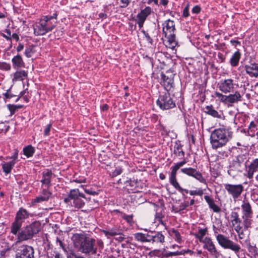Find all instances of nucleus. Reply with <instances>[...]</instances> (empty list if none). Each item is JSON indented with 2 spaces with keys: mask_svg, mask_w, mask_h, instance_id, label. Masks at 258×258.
I'll return each instance as SVG.
<instances>
[{
  "mask_svg": "<svg viewBox=\"0 0 258 258\" xmlns=\"http://www.w3.org/2000/svg\"><path fill=\"white\" fill-rule=\"evenodd\" d=\"M74 246L79 251L87 255H95L97 252L96 240L83 233H75L72 236Z\"/></svg>",
  "mask_w": 258,
  "mask_h": 258,
  "instance_id": "f257e3e1",
  "label": "nucleus"
},
{
  "mask_svg": "<svg viewBox=\"0 0 258 258\" xmlns=\"http://www.w3.org/2000/svg\"><path fill=\"white\" fill-rule=\"evenodd\" d=\"M162 32L167 38L166 47L174 49L178 44L175 39V27L174 22L170 19L165 21L162 24Z\"/></svg>",
  "mask_w": 258,
  "mask_h": 258,
  "instance_id": "f03ea898",
  "label": "nucleus"
},
{
  "mask_svg": "<svg viewBox=\"0 0 258 258\" xmlns=\"http://www.w3.org/2000/svg\"><path fill=\"white\" fill-rule=\"evenodd\" d=\"M85 195L81 192L79 189L75 188L70 190L68 196L64 198L66 204L70 205L76 209H80L85 206Z\"/></svg>",
  "mask_w": 258,
  "mask_h": 258,
  "instance_id": "7ed1b4c3",
  "label": "nucleus"
},
{
  "mask_svg": "<svg viewBox=\"0 0 258 258\" xmlns=\"http://www.w3.org/2000/svg\"><path fill=\"white\" fill-rule=\"evenodd\" d=\"M41 227V223L39 221H35L24 227L20 232L19 241H22L32 239L40 232Z\"/></svg>",
  "mask_w": 258,
  "mask_h": 258,
  "instance_id": "20e7f679",
  "label": "nucleus"
},
{
  "mask_svg": "<svg viewBox=\"0 0 258 258\" xmlns=\"http://www.w3.org/2000/svg\"><path fill=\"white\" fill-rule=\"evenodd\" d=\"M213 228L219 244L224 248L231 249L238 256V253L241 249L240 246L223 235L218 234L220 229L216 228L214 225L213 226Z\"/></svg>",
  "mask_w": 258,
  "mask_h": 258,
  "instance_id": "39448f33",
  "label": "nucleus"
},
{
  "mask_svg": "<svg viewBox=\"0 0 258 258\" xmlns=\"http://www.w3.org/2000/svg\"><path fill=\"white\" fill-rule=\"evenodd\" d=\"M56 21H49L43 16L33 26L34 34L35 36H42L51 31L56 26Z\"/></svg>",
  "mask_w": 258,
  "mask_h": 258,
  "instance_id": "423d86ee",
  "label": "nucleus"
},
{
  "mask_svg": "<svg viewBox=\"0 0 258 258\" xmlns=\"http://www.w3.org/2000/svg\"><path fill=\"white\" fill-rule=\"evenodd\" d=\"M226 132L223 129L215 130L211 134V144L213 148L217 149L225 145L228 142Z\"/></svg>",
  "mask_w": 258,
  "mask_h": 258,
  "instance_id": "0eeeda50",
  "label": "nucleus"
},
{
  "mask_svg": "<svg viewBox=\"0 0 258 258\" xmlns=\"http://www.w3.org/2000/svg\"><path fill=\"white\" fill-rule=\"evenodd\" d=\"M241 209L242 224L244 225L245 228L251 227L253 222V211L249 202L247 200H243L241 205Z\"/></svg>",
  "mask_w": 258,
  "mask_h": 258,
  "instance_id": "6e6552de",
  "label": "nucleus"
},
{
  "mask_svg": "<svg viewBox=\"0 0 258 258\" xmlns=\"http://www.w3.org/2000/svg\"><path fill=\"white\" fill-rule=\"evenodd\" d=\"M157 105L162 110H168L176 106L175 101L169 91L161 93L156 101Z\"/></svg>",
  "mask_w": 258,
  "mask_h": 258,
  "instance_id": "1a4fd4ad",
  "label": "nucleus"
},
{
  "mask_svg": "<svg viewBox=\"0 0 258 258\" xmlns=\"http://www.w3.org/2000/svg\"><path fill=\"white\" fill-rule=\"evenodd\" d=\"M174 75L170 71H167L166 74L161 72L160 76L162 81L160 84L166 91H170L173 87Z\"/></svg>",
  "mask_w": 258,
  "mask_h": 258,
  "instance_id": "9d476101",
  "label": "nucleus"
},
{
  "mask_svg": "<svg viewBox=\"0 0 258 258\" xmlns=\"http://www.w3.org/2000/svg\"><path fill=\"white\" fill-rule=\"evenodd\" d=\"M34 249L28 245L19 246L16 251L15 258H34Z\"/></svg>",
  "mask_w": 258,
  "mask_h": 258,
  "instance_id": "9b49d317",
  "label": "nucleus"
},
{
  "mask_svg": "<svg viewBox=\"0 0 258 258\" xmlns=\"http://www.w3.org/2000/svg\"><path fill=\"white\" fill-rule=\"evenodd\" d=\"M52 193L49 190V188L46 187L40 190L38 196L32 199L30 207L36 206L38 203L43 202H47L51 198Z\"/></svg>",
  "mask_w": 258,
  "mask_h": 258,
  "instance_id": "f8f14e48",
  "label": "nucleus"
},
{
  "mask_svg": "<svg viewBox=\"0 0 258 258\" xmlns=\"http://www.w3.org/2000/svg\"><path fill=\"white\" fill-rule=\"evenodd\" d=\"M215 94L222 102L225 103H234L241 100V96L239 92L237 91H236L234 94H230L227 96L223 95L218 92H216Z\"/></svg>",
  "mask_w": 258,
  "mask_h": 258,
  "instance_id": "ddd939ff",
  "label": "nucleus"
},
{
  "mask_svg": "<svg viewBox=\"0 0 258 258\" xmlns=\"http://www.w3.org/2000/svg\"><path fill=\"white\" fill-rule=\"evenodd\" d=\"M224 187L228 194L231 195L234 200L237 199L243 190V186L241 184H224Z\"/></svg>",
  "mask_w": 258,
  "mask_h": 258,
  "instance_id": "4468645a",
  "label": "nucleus"
},
{
  "mask_svg": "<svg viewBox=\"0 0 258 258\" xmlns=\"http://www.w3.org/2000/svg\"><path fill=\"white\" fill-rule=\"evenodd\" d=\"M151 8L149 6H147L144 9H142L137 14L136 21L140 28H142L143 27L145 22L148 17L151 15Z\"/></svg>",
  "mask_w": 258,
  "mask_h": 258,
  "instance_id": "2eb2a0df",
  "label": "nucleus"
},
{
  "mask_svg": "<svg viewBox=\"0 0 258 258\" xmlns=\"http://www.w3.org/2000/svg\"><path fill=\"white\" fill-rule=\"evenodd\" d=\"M35 214L29 212L26 209L20 207L16 213L15 219L23 223L25 221L29 218L33 217Z\"/></svg>",
  "mask_w": 258,
  "mask_h": 258,
  "instance_id": "dca6fc26",
  "label": "nucleus"
},
{
  "mask_svg": "<svg viewBox=\"0 0 258 258\" xmlns=\"http://www.w3.org/2000/svg\"><path fill=\"white\" fill-rule=\"evenodd\" d=\"M207 232V228H199L198 232L195 234V236L199 239L200 242L204 243L203 247L210 251V238L204 237Z\"/></svg>",
  "mask_w": 258,
  "mask_h": 258,
  "instance_id": "f3484780",
  "label": "nucleus"
},
{
  "mask_svg": "<svg viewBox=\"0 0 258 258\" xmlns=\"http://www.w3.org/2000/svg\"><path fill=\"white\" fill-rule=\"evenodd\" d=\"M181 171L188 176L194 177L202 183H206L205 178L199 171L195 168L191 167L184 168L181 169Z\"/></svg>",
  "mask_w": 258,
  "mask_h": 258,
  "instance_id": "a211bd4d",
  "label": "nucleus"
},
{
  "mask_svg": "<svg viewBox=\"0 0 258 258\" xmlns=\"http://www.w3.org/2000/svg\"><path fill=\"white\" fill-rule=\"evenodd\" d=\"M149 242L163 244L165 242V236L161 231H149Z\"/></svg>",
  "mask_w": 258,
  "mask_h": 258,
  "instance_id": "6ab92c4d",
  "label": "nucleus"
},
{
  "mask_svg": "<svg viewBox=\"0 0 258 258\" xmlns=\"http://www.w3.org/2000/svg\"><path fill=\"white\" fill-rule=\"evenodd\" d=\"M219 90L224 93H229L234 89L233 80L228 79L221 80L218 84Z\"/></svg>",
  "mask_w": 258,
  "mask_h": 258,
  "instance_id": "aec40b11",
  "label": "nucleus"
},
{
  "mask_svg": "<svg viewBox=\"0 0 258 258\" xmlns=\"http://www.w3.org/2000/svg\"><path fill=\"white\" fill-rule=\"evenodd\" d=\"M42 178L40 180L42 185H45L48 188L51 186V179L54 176L50 169H46L42 173Z\"/></svg>",
  "mask_w": 258,
  "mask_h": 258,
  "instance_id": "412c9836",
  "label": "nucleus"
},
{
  "mask_svg": "<svg viewBox=\"0 0 258 258\" xmlns=\"http://www.w3.org/2000/svg\"><path fill=\"white\" fill-rule=\"evenodd\" d=\"M244 70L250 77H258V64L251 63L246 64L244 66Z\"/></svg>",
  "mask_w": 258,
  "mask_h": 258,
  "instance_id": "4be33fe9",
  "label": "nucleus"
},
{
  "mask_svg": "<svg viewBox=\"0 0 258 258\" xmlns=\"http://www.w3.org/2000/svg\"><path fill=\"white\" fill-rule=\"evenodd\" d=\"M12 63L13 68L17 70L25 67V63L22 56L19 53L12 58Z\"/></svg>",
  "mask_w": 258,
  "mask_h": 258,
  "instance_id": "5701e85b",
  "label": "nucleus"
},
{
  "mask_svg": "<svg viewBox=\"0 0 258 258\" xmlns=\"http://www.w3.org/2000/svg\"><path fill=\"white\" fill-rule=\"evenodd\" d=\"M229 219L233 228L242 225V219L241 220L237 212L232 211L229 215Z\"/></svg>",
  "mask_w": 258,
  "mask_h": 258,
  "instance_id": "b1692460",
  "label": "nucleus"
},
{
  "mask_svg": "<svg viewBox=\"0 0 258 258\" xmlns=\"http://www.w3.org/2000/svg\"><path fill=\"white\" fill-rule=\"evenodd\" d=\"M171 171L169 175V182L174 188H179L181 189V186L179 185L176 178L177 171L178 170L174 165L171 168Z\"/></svg>",
  "mask_w": 258,
  "mask_h": 258,
  "instance_id": "393cba45",
  "label": "nucleus"
},
{
  "mask_svg": "<svg viewBox=\"0 0 258 258\" xmlns=\"http://www.w3.org/2000/svg\"><path fill=\"white\" fill-rule=\"evenodd\" d=\"M140 181L137 179L133 178H128L124 182V184L127 187H130V190L132 191V192H136L138 191V187L139 186Z\"/></svg>",
  "mask_w": 258,
  "mask_h": 258,
  "instance_id": "a878e982",
  "label": "nucleus"
},
{
  "mask_svg": "<svg viewBox=\"0 0 258 258\" xmlns=\"http://www.w3.org/2000/svg\"><path fill=\"white\" fill-rule=\"evenodd\" d=\"M101 232L107 238H110L120 234V229L117 227L114 226L108 229H102Z\"/></svg>",
  "mask_w": 258,
  "mask_h": 258,
  "instance_id": "bb28decb",
  "label": "nucleus"
},
{
  "mask_svg": "<svg viewBox=\"0 0 258 258\" xmlns=\"http://www.w3.org/2000/svg\"><path fill=\"white\" fill-rule=\"evenodd\" d=\"M23 223L18 221V220L14 219V222L12 223L11 227V232L17 236V238L19 240V236L20 232L21 230V227Z\"/></svg>",
  "mask_w": 258,
  "mask_h": 258,
  "instance_id": "cd10ccee",
  "label": "nucleus"
},
{
  "mask_svg": "<svg viewBox=\"0 0 258 258\" xmlns=\"http://www.w3.org/2000/svg\"><path fill=\"white\" fill-rule=\"evenodd\" d=\"M257 127L258 121H251L248 125L247 131L248 135L251 137H254L255 135L258 136V131H257L258 130Z\"/></svg>",
  "mask_w": 258,
  "mask_h": 258,
  "instance_id": "c85d7f7f",
  "label": "nucleus"
},
{
  "mask_svg": "<svg viewBox=\"0 0 258 258\" xmlns=\"http://www.w3.org/2000/svg\"><path fill=\"white\" fill-rule=\"evenodd\" d=\"M182 146L183 145L181 144L180 141L178 140L175 141L173 152L177 156L180 157L181 159H184L185 153L182 149Z\"/></svg>",
  "mask_w": 258,
  "mask_h": 258,
  "instance_id": "c756f323",
  "label": "nucleus"
},
{
  "mask_svg": "<svg viewBox=\"0 0 258 258\" xmlns=\"http://www.w3.org/2000/svg\"><path fill=\"white\" fill-rule=\"evenodd\" d=\"M258 168V159L253 160L249 166L247 171V177L249 179L252 178L253 173L256 171Z\"/></svg>",
  "mask_w": 258,
  "mask_h": 258,
  "instance_id": "7c9ffc66",
  "label": "nucleus"
},
{
  "mask_svg": "<svg viewBox=\"0 0 258 258\" xmlns=\"http://www.w3.org/2000/svg\"><path fill=\"white\" fill-rule=\"evenodd\" d=\"M211 116H212L214 118L213 119L211 118V122H214L215 121L214 118H216V122L215 123V125H216L217 123L220 124L219 121L223 120L224 119V116L222 111H220L219 112H218L217 111L211 108Z\"/></svg>",
  "mask_w": 258,
  "mask_h": 258,
  "instance_id": "2f4dec72",
  "label": "nucleus"
},
{
  "mask_svg": "<svg viewBox=\"0 0 258 258\" xmlns=\"http://www.w3.org/2000/svg\"><path fill=\"white\" fill-rule=\"evenodd\" d=\"M16 163V161H10L8 162H3L1 164L3 171L6 175L10 173L12 169Z\"/></svg>",
  "mask_w": 258,
  "mask_h": 258,
  "instance_id": "473e14b6",
  "label": "nucleus"
},
{
  "mask_svg": "<svg viewBox=\"0 0 258 258\" xmlns=\"http://www.w3.org/2000/svg\"><path fill=\"white\" fill-rule=\"evenodd\" d=\"M28 76V71L25 70H17L14 74V77L13 78V81H16L18 80L23 81L25 78Z\"/></svg>",
  "mask_w": 258,
  "mask_h": 258,
  "instance_id": "72a5a7b5",
  "label": "nucleus"
},
{
  "mask_svg": "<svg viewBox=\"0 0 258 258\" xmlns=\"http://www.w3.org/2000/svg\"><path fill=\"white\" fill-rule=\"evenodd\" d=\"M251 227H246L245 228L244 225L237 227L235 228H234V230L237 233L238 238L240 240L244 239L246 237V234L244 232L248 230L249 228Z\"/></svg>",
  "mask_w": 258,
  "mask_h": 258,
  "instance_id": "f704fd0d",
  "label": "nucleus"
},
{
  "mask_svg": "<svg viewBox=\"0 0 258 258\" xmlns=\"http://www.w3.org/2000/svg\"><path fill=\"white\" fill-rule=\"evenodd\" d=\"M83 187L85 193L92 196H96L99 195L100 190L98 189L96 187H91L90 186L83 185L81 186Z\"/></svg>",
  "mask_w": 258,
  "mask_h": 258,
  "instance_id": "c9c22d12",
  "label": "nucleus"
},
{
  "mask_svg": "<svg viewBox=\"0 0 258 258\" xmlns=\"http://www.w3.org/2000/svg\"><path fill=\"white\" fill-rule=\"evenodd\" d=\"M135 238L138 240L142 242H149V231L147 233L138 232L135 234Z\"/></svg>",
  "mask_w": 258,
  "mask_h": 258,
  "instance_id": "e433bc0d",
  "label": "nucleus"
},
{
  "mask_svg": "<svg viewBox=\"0 0 258 258\" xmlns=\"http://www.w3.org/2000/svg\"><path fill=\"white\" fill-rule=\"evenodd\" d=\"M201 50L203 52L202 57L204 58L205 60L204 63L207 64H210V59L208 57L210 56V47L209 45H204L203 48H201Z\"/></svg>",
  "mask_w": 258,
  "mask_h": 258,
  "instance_id": "4c0bfd02",
  "label": "nucleus"
},
{
  "mask_svg": "<svg viewBox=\"0 0 258 258\" xmlns=\"http://www.w3.org/2000/svg\"><path fill=\"white\" fill-rule=\"evenodd\" d=\"M23 154L27 158L31 157L33 156L35 152V149L31 145H27L23 149Z\"/></svg>",
  "mask_w": 258,
  "mask_h": 258,
  "instance_id": "58836bf2",
  "label": "nucleus"
},
{
  "mask_svg": "<svg viewBox=\"0 0 258 258\" xmlns=\"http://www.w3.org/2000/svg\"><path fill=\"white\" fill-rule=\"evenodd\" d=\"M245 243L247 246L248 251L251 252L254 256H258V248L256 247V246H253L251 245L250 240L249 239H245Z\"/></svg>",
  "mask_w": 258,
  "mask_h": 258,
  "instance_id": "ea45409f",
  "label": "nucleus"
},
{
  "mask_svg": "<svg viewBox=\"0 0 258 258\" xmlns=\"http://www.w3.org/2000/svg\"><path fill=\"white\" fill-rule=\"evenodd\" d=\"M240 56L241 54L239 51L234 53L230 60V64L232 67H236L238 65Z\"/></svg>",
  "mask_w": 258,
  "mask_h": 258,
  "instance_id": "a19ab883",
  "label": "nucleus"
},
{
  "mask_svg": "<svg viewBox=\"0 0 258 258\" xmlns=\"http://www.w3.org/2000/svg\"><path fill=\"white\" fill-rule=\"evenodd\" d=\"M170 234L178 243H180L182 242L181 236L177 230L172 229L170 231Z\"/></svg>",
  "mask_w": 258,
  "mask_h": 258,
  "instance_id": "79ce46f5",
  "label": "nucleus"
},
{
  "mask_svg": "<svg viewBox=\"0 0 258 258\" xmlns=\"http://www.w3.org/2000/svg\"><path fill=\"white\" fill-rule=\"evenodd\" d=\"M123 172V169L121 166H117L115 167V169L112 171L110 174L109 175L112 178H114L122 173Z\"/></svg>",
  "mask_w": 258,
  "mask_h": 258,
  "instance_id": "37998d69",
  "label": "nucleus"
},
{
  "mask_svg": "<svg viewBox=\"0 0 258 258\" xmlns=\"http://www.w3.org/2000/svg\"><path fill=\"white\" fill-rule=\"evenodd\" d=\"M4 32L6 34L4 33H1V35L5 38L7 41H11V32L10 29H6L4 30Z\"/></svg>",
  "mask_w": 258,
  "mask_h": 258,
  "instance_id": "c03bdc74",
  "label": "nucleus"
},
{
  "mask_svg": "<svg viewBox=\"0 0 258 258\" xmlns=\"http://www.w3.org/2000/svg\"><path fill=\"white\" fill-rule=\"evenodd\" d=\"M188 206V201L184 200L183 202L181 203L178 208H176V210L175 212H179L181 211L185 210Z\"/></svg>",
  "mask_w": 258,
  "mask_h": 258,
  "instance_id": "a18cd8bd",
  "label": "nucleus"
},
{
  "mask_svg": "<svg viewBox=\"0 0 258 258\" xmlns=\"http://www.w3.org/2000/svg\"><path fill=\"white\" fill-rule=\"evenodd\" d=\"M11 69V66L10 63L5 61H0V70L4 71H10Z\"/></svg>",
  "mask_w": 258,
  "mask_h": 258,
  "instance_id": "49530a36",
  "label": "nucleus"
},
{
  "mask_svg": "<svg viewBox=\"0 0 258 258\" xmlns=\"http://www.w3.org/2000/svg\"><path fill=\"white\" fill-rule=\"evenodd\" d=\"M211 209H212L214 212L216 213H220L221 211V209L219 206L216 205L214 201L211 200Z\"/></svg>",
  "mask_w": 258,
  "mask_h": 258,
  "instance_id": "de8ad7c7",
  "label": "nucleus"
},
{
  "mask_svg": "<svg viewBox=\"0 0 258 258\" xmlns=\"http://www.w3.org/2000/svg\"><path fill=\"white\" fill-rule=\"evenodd\" d=\"M141 32L143 34L146 39V40L149 43L150 45H152L153 44V40L150 36L149 33L146 32L144 30H142Z\"/></svg>",
  "mask_w": 258,
  "mask_h": 258,
  "instance_id": "09e8293b",
  "label": "nucleus"
},
{
  "mask_svg": "<svg viewBox=\"0 0 258 258\" xmlns=\"http://www.w3.org/2000/svg\"><path fill=\"white\" fill-rule=\"evenodd\" d=\"M7 108L10 112V115H12L17 111L15 104H9L7 105Z\"/></svg>",
  "mask_w": 258,
  "mask_h": 258,
  "instance_id": "8fccbe9b",
  "label": "nucleus"
},
{
  "mask_svg": "<svg viewBox=\"0 0 258 258\" xmlns=\"http://www.w3.org/2000/svg\"><path fill=\"white\" fill-rule=\"evenodd\" d=\"M33 45H32L25 49L24 54L27 58H30L31 57V53L33 52Z\"/></svg>",
  "mask_w": 258,
  "mask_h": 258,
  "instance_id": "3c124183",
  "label": "nucleus"
},
{
  "mask_svg": "<svg viewBox=\"0 0 258 258\" xmlns=\"http://www.w3.org/2000/svg\"><path fill=\"white\" fill-rule=\"evenodd\" d=\"M177 190H178L182 196V198L184 199V200H186L187 199V196L186 195L188 193V190L186 189H184L181 187V189H179V188H175Z\"/></svg>",
  "mask_w": 258,
  "mask_h": 258,
  "instance_id": "603ef678",
  "label": "nucleus"
},
{
  "mask_svg": "<svg viewBox=\"0 0 258 258\" xmlns=\"http://www.w3.org/2000/svg\"><path fill=\"white\" fill-rule=\"evenodd\" d=\"M18 157V151L17 149L15 150V151L11 156H7L6 158V160L12 159L11 161H16V160Z\"/></svg>",
  "mask_w": 258,
  "mask_h": 258,
  "instance_id": "864d4df0",
  "label": "nucleus"
},
{
  "mask_svg": "<svg viewBox=\"0 0 258 258\" xmlns=\"http://www.w3.org/2000/svg\"><path fill=\"white\" fill-rule=\"evenodd\" d=\"M188 193L190 195H198V196H202L204 194L203 190L202 189H198L196 190H188Z\"/></svg>",
  "mask_w": 258,
  "mask_h": 258,
  "instance_id": "5fc2aeb1",
  "label": "nucleus"
},
{
  "mask_svg": "<svg viewBox=\"0 0 258 258\" xmlns=\"http://www.w3.org/2000/svg\"><path fill=\"white\" fill-rule=\"evenodd\" d=\"M122 218L125 220L128 223L132 224L134 222L133 221V215H126L124 214L122 216Z\"/></svg>",
  "mask_w": 258,
  "mask_h": 258,
  "instance_id": "6e6d98bb",
  "label": "nucleus"
},
{
  "mask_svg": "<svg viewBox=\"0 0 258 258\" xmlns=\"http://www.w3.org/2000/svg\"><path fill=\"white\" fill-rule=\"evenodd\" d=\"M211 255H214L215 258L218 257L219 256V253L217 252L214 245L212 242H211Z\"/></svg>",
  "mask_w": 258,
  "mask_h": 258,
  "instance_id": "4d7b16f0",
  "label": "nucleus"
},
{
  "mask_svg": "<svg viewBox=\"0 0 258 258\" xmlns=\"http://www.w3.org/2000/svg\"><path fill=\"white\" fill-rule=\"evenodd\" d=\"M132 0H120V3L121 5L120 7L121 8H126L131 3Z\"/></svg>",
  "mask_w": 258,
  "mask_h": 258,
  "instance_id": "13d9d810",
  "label": "nucleus"
},
{
  "mask_svg": "<svg viewBox=\"0 0 258 258\" xmlns=\"http://www.w3.org/2000/svg\"><path fill=\"white\" fill-rule=\"evenodd\" d=\"M51 127H52L51 123H49L48 124H47L45 128L44 131V133H43V135L44 136L46 137V136H48L49 135Z\"/></svg>",
  "mask_w": 258,
  "mask_h": 258,
  "instance_id": "bf43d9fd",
  "label": "nucleus"
},
{
  "mask_svg": "<svg viewBox=\"0 0 258 258\" xmlns=\"http://www.w3.org/2000/svg\"><path fill=\"white\" fill-rule=\"evenodd\" d=\"M161 254L163 257H171V252L166 250L163 248L161 251Z\"/></svg>",
  "mask_w": 258,
  "mask_h": 258,
  "instance_id": "052dcab7",
  "label": "nucleus"
},
{
  "mask_svg": "<svg viewBox=\"0 0 258 258\" xmlns=\"http://www.w3.org/2000/svg\"><path fill=\"white\" fill-rule=\"evenodd\" d=\"M26 93H28V89L26 88L22 91L20 92L19 95L18 96V98L15 100L16 102H17L21 97L23 98V96L25 95Z\"/></svg>",
  "mask_w": 258,
  "mask_h": 258,
  "instance_id": "680f3d73",
  "label": "nucleus"
},
{
  "mask_svg": "<svg viewBox=\"0 0 258 258\" xmlns=\"http://www.w3.org/2000/svg\"><path fill=\"white\" fill-rule=\"evenodd\" d=\"M189 15V5L187 4L183 10L182 17L184 18H186L188 17Z\"/></svg>",
  "mask_w": 258,
  "mask_h": 258,
  "instance_id": "e2e57ef3",
  "label": "nucleus"
},
{
  "mask_svg": "<svg viewBox=\"0 0 258 258\" xmlns=\"http://www.w3.org/2000/svg\"><path fill=\"white\" fill-rule=\"evenodd\" d=\"M44 16L46 19H47L50 21H52L53 19H57V12H55L52 15H47Z\"/></svg>",
  "mask_w": 258,
  "mask_h": 258,
  "instance_id": "0e129e2a",
  "label": "nucleus"
},
{
  "mask_svg": "<svg viewBox=\"0 0 258 258\" xmlns=\"http://www.w3.org/2000/svg\"><path fill=\"white\" fill-rule=\"evenodd\" d=\"M86 178L84 177H79L73 180V182L81 183L86 182Z\"/></svg>",
  "mask_w": 258,
  "mask_h": 258,
  "instance_id": "69168bd1",
  "label": "nucleus"
},
{
  "mask_svg": "<svg viewBox=\"0 0 258 258\" xmlns=\"http://www.w3.org/2000/svg\"><path fill=\"white\" fill-rule=\"evenodd\" d=\"M3 95L4 96V100H5L6 99H11L15 96H16L15 95L12 94V93H4L3 94Z\"/></svg>",
  "mask_w": 258,
  "mask_h": 258,
  "instance_id": "338daca9",
  "label": "nucleus"
},
{
  "mask_svg": "<svg viewBox=\"0 0 258 258\" xmlns=\"http://www.w3.org/2000/svg\"><path fill=\"white\" fill-rule=\"evenodd\" d=\"M191 12L194 14H199L201 12V8L200 6L197 5L193 7Z\"/></svg>",
  "mask_w": 258,
  "mask_h": 258,
  "instance_id": "774afa93",
  "label": "nucleus"
}]
</instances>
